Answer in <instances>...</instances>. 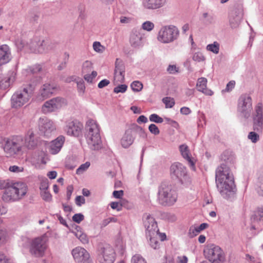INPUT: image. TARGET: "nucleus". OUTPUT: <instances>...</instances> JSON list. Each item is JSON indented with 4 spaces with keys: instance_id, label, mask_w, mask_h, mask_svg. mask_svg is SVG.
Listing matches in <instances>:
<instances>
[{
    "instance_id": "f257e3e1",
    "label": "nucleus",
    "mask_w": 263,
    "mask_h": 263,
    "mask_svg": "<svg viewBox=\"0 0 263 263\" xmlns=\"http://www.w3.org/2000/svg\"><path fill=\"white\" fill-rule=\"evenodd\" d=\"M223 163L216 171V182L217 189L223 198L232 199L236 194L234 179L230 167L235 161L234 156L229 152H224L221 156Z\"/></svg>"
},
{
    "instance_id": "f03ea898",
    "label": "nucleus",
    "mask_w": 263,
    "mask_h": 263,
    "mask_svg": "<svg viewBox=\"0 0 263 263\" xmlns=\"http://www.w3.org/2000/svg\"><path fill=\"white\" fill-rule=\"evenodd\" d=\"M24 140L22 136L5 138L0 141V146L7 157H14L24 151Z\"/></svg>"
},
{
    "instance_id": "7ed1b4c3",
    "label": "nucleus",
    "mask_w": 263,
    "mask_h": 263,
    "mask_svg": "<svg viewBox=\"0 0 263 263\" xmlns=\"http://www.w3.org/2000/svg\"><path fill=\"white\" fill-rule=\"evenodd\" d=\"M85 137L87 142L92 150H98L101 148L102 142L100 134V128L97 122L89 120L86 124Z\"/></svg>"
},
{
    "instance_id": "20e7f679",
    "label": "nucleus",
    "mask_w": 263,
    "mask_h": 263,
    "mask_svg": "<svg viewBox=\"0 0 263 263\" xmlns=\"http://www.w3.org/2000/svg\"><path fill=\"white\" fill-rule=\"evenodd\" d=\"M36 83H29L21 88L12 96L11 106L13 108H18L27 103L31 98L35 89Z\"/></svg>"
},
{
    "instance_id": "39448f33",
    "label": "nucleus",
    "mask_w": 263,
    "mask_h": 263,
    "mask_svg": "<svg viewBox=\"0 0 263 263\" xmlns=\"http://www.w3.org/2000/svg\"><path fill=\"white\" fill-rule=\"evenodd\" d=\"M27 191V186L25 183L16 182L5 189L2 199L6 202L17 201L26 194Z\"/></svg>"
},
{
    "instance_id": "423d86ee",
    "label": "nucleus",
    "mask_w": 263,
    "mask_h": 263,
    "mask_svg": "<svg viewBox=\"0 0 263 263\" xmlns=\"http://www.w3.org/2000/svg\"><path fill=\"white\" fill-rule=\"evenodd\" d=\"M177 199V194L172 185L166 182H162L158 188V200L164 206L173 205Z\"/></svg>"
},
{
    "instance_id": "0eeeda50",
    "label": "nucleus",
    "mask_w": 263,
    "mask_h": 263,
    "mask_svg": "<svg viewBox=\"0 0 263 263\" xmlns=\"http://www.w3.org/2000/svg\"><path fill=\"white\" fill-rule=\"evenodd\" d=\"M179 35V30L174 25L163 26L158 32L157 39L162 43L167 44L176 40Z\"/></svg>"
},
{
    "instance_id": "6e6552de",
    "label": "nucleus",
    "mask_w": 263,
    "mask_h": 263,
    "mask_svg": "<svg viewBox=\"0 0 263 263\" xmlns=\"http://www.w3.org/2000/svg\"><path fill=\"white\" fill-rule=\"evenodd\" d=\"M206 257L211 263H223L224 254L222 250L214 244L208 245L204 250Z\"/></svg>"
},
{
    "instance_id": "1a4fd4ad",
    "label": "nucleus",
    "mask_w": 263,
    "mask_h": 263,
    "mask_svg": "<svg viewBox=\"0 0 263 263\" xmlns=\"http://www.w3.org/2000/svg\"><path fill=\"white\" fill-rule=\"evenodd\" d=\"M46 242L47 238L44 235L32 239L30 242V253L35 257H42L47 248Z\"/></svg>"
},
{
    "instance_id": "9d476101",
    "label": "nucleus",
    "mask_w": 263,
    "mask_h": 263,
    "mask_svg": "<svg viewBox=\"0 0 263 263\" xmlns=\"http://www.w3.org/2000/svg\"><path fill=\"white\" fill-rule=\"evenodd\" d=\"M252 101L251 96L248 94L241 95L238 100V112L245 119L249 118L252 111Z\"/></svg>"
},
{
    "instance_id": "9b49d317",
    "label": "nucleus",
    "mask_w": 263,
    "mask_h": 263,
    "mask_svg": "<svg viewBox=\"0 0 263 263\" xmlns=\"http://www.w3.org/2000/svg\"><path fill=\"white\" fill-rule=\"evenodd\" d=\"M97 254L98 260L100 263H113L115 260V251L108 245L100 246Z\"/></svg>"
},
{
    "instance_id": "f8f14e48",
    "label": "nucleus",
    "mask_w": 263,
    "mask_h": 263,
    "mask_svg": "<svg viewBox=\"0 0 263 263\" xmlns=\"http://www.w3.org/2000/svg\"><path fill=\"white\" fill-rule=\"evenodd\" d=\"M170 174L173 179H177L181 184H183L188 178L185 167L179 162L172 164Z\"/></svg>"
},
{
    "instance_id": "ddd939ff",
    "label": "nucleus",
    "mask_w": 263,
    "mask_h": 263,
    "mask_svg": "<svg viewBox=\"0 0 263 263\" xmlns=\"http://www.w3.org/2000/svg\"><path fill=\"white\" fill-rule=\"evenodd\" d=\"M242 6L237 5L231 8L229 13V22L230 27L234 29L239 27L243 17Z\"/></svg>"
},
{
    "instance_id": "4468645a",
    "label": "nucleus",
    "mask_w": 263,
    "mask_h": 263,
    "mask_svg": "<svg viewBox=\"0 0 263 263\" xmlns=\"http://www.w3.org/2000/svg\"><path fill=\"white\" fill-rule=\"evenodd\" d=\"M66 104V100L62 97H58L45 102L42 106V111L47 114L60 109Z\"/></svg>"
},
{
    "instance_id": "2eb2a0df",
    "label": "nucleus",
    "mask_w": 263,
    "mask_h": 263,
    "mask_svg": "<svg viewBox=\"0 0 263 263\" xmlns=\"http://www.w3.org/2000/svg\"><path fill=\"white\" fill-rule=\"evenodd\" d=\"M51 44L50 42L47 40H41L35 37L31 41L30 48L33 52L43 53L51 49Z\"/></svg>"
},
{
    "instance_id": "dca6fc26",
    "label": "nucleus",
    "mask_w": 263,
    "mask_h": 263,
    "mask_svg": "<svg viewBox=\"0 0 263 263\" xmlns=\"http://www.w3.org/2000/svg\"><path fill=\"white\" fill-rule=\"evenodd\" d=\"M255 114L253 117V128L254 130L261 133L263 130V105L261 102L257 103L255 107Z\"/></svg>"
},
{
    "instance_id": "f3484780",
    "label": "nucleus",
    "mask_w": 263,
    "mask_h": 263,
    "mask_svg": "<svg viewBox=\"0 0 263 263\" xmlns=\"http://www.w3.org/2000/svg\"><path fill=\"white\" fill-rule=\"evenodd\" d=\"M143 224L146 230V234L156 235L159 233L157 223L151 215L145 214L143 217Z\"/></svg>"
},
{
    "instance_id": "a211bd4d",
    "label": "nucleus",
    "mask_w": 263,
    "mask_h": 263,
    "mask_svg": "<svg viewBox=\"0 0 263 263\" xmlns=\"http://www.w3.org/2000/svg\"><path fill=\"white\" fill-rule=\"evenodd\" d=\"M71 254L76 262L78 263H89V254L84 248L76 247L71 251Z\"/></svg>"
},
{
    "instance_id": "6ab92c4d",
    "label": "nucleus",
    "mask_w": 263,
    "mask_h": 263,
    "mask_svg": "<svg viewBox=\"0 0 263 263\" xmlns=\"http://www.w3.org/2000/svg\"><path fill=\"white\" fill-rule=\"evenodd\" d=\"M83 124L77 120L68 121L64 128L65 132L69 136L78 137L82 133Z\"/></svg>"
},
{
    "instance_id": "aec40b11",
    "label": "nucleus",
    "mask_w": 263,
    "mask_h": 263,
    "mask_svg": "<svg viewBox=\"0 0 263 263\" xmlns=\"http://www.w3.org/2000/svg\"><path fill=\"white\" fill-rule=\"evenodd\" d=\"M58 90L57 84L53 82H47L41 87L38 98L44 100L50 97Z\"/></svg>"
},
{
    "instance_id": "412c9836",
    "label": "nucleus",
    "mask_w": 263,
    "mask_h": 263,
    "mask_svg": "<svg viewBox=\"0 0 263 263\" xmlns=\"http://www.w3.org/2000/svg\"><path fill=\"white\" fill-rule=\"evenodd\" d=\"M40 131L44 136H50L51 133L55 129L53 122L47 118L40 119Z\"/></svg>"
},
{
    "instance_id": "4be33fe9",
    "label": "nucleus",
    "mask_w": 263,
    "mask_h": 263,
    "mask_svg": "<svg viewBox=\"0 0 263 263\" xmlns=\"http://www.w3.org/2000/svg\"><path fill=\"white\" fill-rule=\"evenodd\" d=\"M125 66L123 62L117 58L115 62V68L114 71L115 79L120 82L124 80Z\"/></svg>"
},
{
    "instance_id": "5701e85b",
    "label": "nucleus",
    "mask_w": 263,
    "mask_h": 263,
    "mask_svg": "<svg viewBox=\"0 0 263 263\" xmlns=\"http://www.w3.org/2000/svg\"><path fill=\"white\" fill-rule=\"evenodd\" d=\"M135 139V136L129 127L125 130V133L121 138L120 144L123 148H127L133 144Z\"/></svg>"
},
{
    "instance_id": "b1692460",
    "label": "nucleus",
    "mask_w": 263,
    "mask_h": 263,
    "mask_svg": "<svg viewBox=\"0 0 263 263\" xmlns=\"http://www.w3.org/2000/svg\"><path fill=\"white\" fill-rule=\"evenodd\" d=\"M143 35L139 30L133 29L130 34L129 42L130 45L134 48L142 46Z\"/></svg>"
},
{
    "instance_id": "393cba45",
    "label": "nucleus",
    "mask_w": 263,
    "mask_h": 263,
    "mask_svg": "<svg viewBox=\"0 0 263 263\" xmlns=\"http://www.w3.org/2000/svg\"><path fill=\"white\" fill-rule=\"evenodd\" d=\"M64 141L65 137L63 136H60L52 140L50 145V153L53 155L58 154L62 147Z\"/></svg>"
},
{
    "instance_id": "a878e982",
    "label": "nucleus",
    "mask_w": 263,
    "mask_h": 263,
    "mask_svg": "<svg viewBox=\"0 0 263 263\" xmlns=\"http://www.w3.org/2000/svg\"><path fill=\"white\" fill-rule=\"evenodd\" d=\"M166 0H143L142 4L147 9L154 10L164 6Z\"/></svg>"
},
{
    "instance_id": "bb28decb",
    "label": "nucleus",
    "mask_w": 263,
    "mask_h": 263,
    "mask_svg": "<svg viewBox=\"0 0 263 263\" xmlns=\"http://www.w3.org/2000/svg\"><path fill=\"white\" fill-rule=\"evenodd\" d=\"M11 59V52L9 46L3 45L0 46V65L7 63Z\"/></svg>"
},
{
    "instance_id": "cd10ccee",
    "label": "nucleus",
    "mask_w": 263,
    "mask_h": 263,
    "mask_svg": "<svg viewBox=\"0 0 263 263\" xmlns=\"http://www.w3.org/2000/svg\"><path fill=\"white\" fill-rule=\"evenodd\" d=\"M24 149L27 147L28 149L34 148L37 145V141L34 139V135L32 131H29L27 136L24 139Z\"/></svg>"
},
{
    "instance_id": "c85d7f7f",
    "label": "nucleus",
    "mask_w": 263,
    "mask_h": 263,
    "mask_svg": "<svg viewBox=\"0 0 263 263\" xmlns=\"http://www.w3.org/2000/svg\"><path fill=\"white\" fill-rule=\"evenodd\" d=\"M179 149L182 157L186 159L189 164L193 167H194V163L190 156V151L186 145L182 144L179 146Z\"/></svg>"
},
{
    "instance_id": "c756f323",
    "label": "nucleus",
    "mask_w": 263,
    "mask_h": 263,
    "mask_svg": "<svg viewBox=\"0 0 263 263\" xmlns=\"http://www.w3.org/2000/svg\"><path fill=\"white\" fill-rule=\"evenodd\" d=\"M256 191L259 195L263 196V168L258 172Z\"/></svg>"
},
{
    "instance_id": "7c9ffc66",
    "label": "nucleus",
    "mask_w": 263,
    "mask_h": 263,
    "mask_svg": "<svg viewBox=\"0 0 263 263\" xmlns=\"http://www.w3.org/2000/svg\"><path fill=\"white\" fill-rule=\"evenodd\" d=\"M130 128L135 137L136 134H138L140 137L143 138H145L146 137V134L144 129L138 125L134 124L131 125Z\"/></svg>"
},
{
    "instance_id": "2f4dec72",
    "label": "nucleus",
    "mask_w": 263,
    "mask_h": 263,
    "mask_svg": "<svg viewBox=\"0 0 263 263\" xmlns=\"http://www.w3.org/2000/svg\"><path fill=\"white\" fill-rule=\"evenodd\" d=\"M252 222L263 221V207L258 208L251 217Z\"/></svg>"
},
{
    "instance_id": "473e14b6",
    "label": "nucleus",
    "mask_w": 263,
    "mask_h": 263,
    "mask_svg": "<svg viewBox=\"0 0 263 263\" xmlns=\"http://www.w3.org/2000/svg\"><path fill=\"white\" fill-rule=\"evenodd\" d=\"M147 238L149 239V245L154 249H157L159 246V242L157 240L158 234L151 235L150 234H146Z\"/></svg>"
},
{
    "instance_id": "72a5a7b5",
    "label": "nucleus",
    "mask_w": 263,
    "mask_h": 263,
    "mask_svg": "<svg viewBox=\"0 0 263 263\" xmlns=\"http://www.w3.org/2000/svg\"><path fill=\"white\" fill-rule=\"evenodd\" d=\"M78 91L80 95H83L85 91V86L83 79L78 78L76 81Z\"/></svg>"
},
{
    "instance_id": "f704fd0d",
    "label": "nucleus",
    "mask_w": 263,
    "mask_h": 263,
    "mask_svg": "<svg viewBox=\"0 0 263 263\" xmlns=\"http://www.w3.org/2000/svg\"><path fill=\"white\" fill-rule=\"evenodd\" d=\"M92 64L89 61H85L82 67V72L83 74H85L89 72L92 69Z\"/></svg>"
},
{
    "instance_id": "c9c22d12",
    "label": "nucleus",
    "mask_w": 263,
    "mask_h": 263,
    "mask_svg": "<svg viewBox=\"0 0 263 263\" xmlns=\"http://www.w3.org/2000/svg\"><path fill=\"white\" fill-rule=\"evenodd\" d=\"M206 84L207 79L206 78L203 77L199 78L196 84L197 90L199 91L203 90L206 87Z\"/></svg>"
},
{
    "instance_id": "e433bc0d",
    "label": "nucleus",
    "mask_w": 263,
    "mask_h": 263,
    "mask_svg": "<svg viewBox=\"0 0 263 263\" xmlns=\"http://www.w3.org/2000/svg\"><path fill=\"white\" fill-rule=\"evenodd\" d=\"M206 49L215 54H217L219 51V44L218 42H214L213 44L208 45Z\"/></svg>"
},
{
    "instance_id": "4c0bfd02",
    "label": "nucleus",
    "mask_w": 263,
    "mask_h": 263,
    "mask_svg": "<svg viewBox=\"0 0 263 263\" xmlns=\"http://www.w3.org/2000/svg\"><path fill=\"white\" fill-rule=\"evenodd\" d=\"M13 82V79L11 77L5 78L0 82V86L1 88L5 89L8 88L11 84Z\"/></svg>"
},
{
    "instance_id": "58836bf2",
    "label": "nucleus",
    "mask_w": 263,
    "mask_h": 263,
    "mask_svg": "<svg viewBox=\"0 0 263 263\" xmlns=\"http://www.w3.org/2000/svg\"><path fill=\"white\" fill-rule=\"evenodd\" d=\"M76 237L81 241L83 244H86L88 243V238L87 235L81 231H78L76 233Z\"/></svg>"
},
{
    "instance_id": "ea45409f",
    "label": "nucleus",
    "mask_w": 263,
    "mask_h": 263,
    "mask_svg": "<svg viewBox=\"0 0 263 263\" xmlns=\"http://www.w3.org/2000/svg\"><path fill=\"white\" fill-rule=\"evenodd\" d=\"M130 87L134 91L139 92L143 88V84L140 81H136L132 83Z\"/></svg>"
},
{
    "instance_id": "a19ab883",
    "label": "nucleus",
    "mask_w": 263,
    "mask_h": 263,
    "mask_svg": "<svg viewBox=\"0 0 263 263\" xmlns=\"http://www.w3.org/2000/svg\"><path fill=\"white\" fill-rule=\"evenodd\" d=\"M162 102L165 105L166 108H172L175 105V100L171 97H165L163 98Z\"/></svg>"
},
{
    "instance_id": "79ce46f5",
    "label": "nucleus",
    "mask_w": 263,
    "mask_h": 263,
    "mask_svg": "<svg viewBox=\"0 0 263 263\" xmlns=\"http://www.w3.org/2000/svg\"><path fill=\"white\" fill-rule=\"evenodd\" d=\"M131 263H147L145 259L140 254H135L133 256Z\"/></svg>"
},
{
    "instance_id": "37998d69",
    "label": "nucleus",
    "mask_w": 263,
    "mask_h": 263,
    "mask_svg": "<svg viewBox=\"0 0 263 263\" xmlns=\"http://www.w3.org/2000/svg\"><path fill=\"white\" fill-rule=\"evenodd\" d=\"M192 59L196 62H201L205 60V58L201 52H196L193 54Z\"/></svg>"
},
{
    "instance_id": "c03bdc74",
    "label": "nucleus",
    "mask_w": 263,
    "mask_h": 263,
    "mask_svg": "<svg viewBox=\"0 0 263 263\" xmlns=\"http://www.w3.org/2000/svg\"><path fill=\"white\" fill-rule=\"evenodd\" d=\"M69 54L67 52H65L64 54L63 61L58 67L59 70H62L66 67L69 60Z\"/></svg>"
},
{
    "instance_id": "a18cd8bd",
    "label": "nucleus",
    "mask_w": 263,
    "mask_h": 263,
    "mask_svg": "<svg viewBox=\"0 0 263 263\" xmlns=\"http://www.w3.org/2000/svg\"><path fill=\"white\" fill-rule=\"evenodd\" d=\"M202 15L205 18L204 23L206 24H212L214 23V16L212 14L204 12Z\"/></svg>"
},
{
    "instance_id": "49530a36",
    "label": "nucleus",
    "mask_w": 263,
    "mask_h": 263,
    "mask_svg": "<svg viewBox=\"0 0 263 263\" xmlns=\"http://www.w3.org/2000/svg\"><path fill=\"white\" fill-rule=\"evenodd\" d=\"M248 138L253 143H256L259 140V135L254 132H251L248 135Z\"/></svg>"
},
{
    "instance_id": "de8ad7c7",
    "label": "nucleus",
    "mask_w": 263,
    "mask_h": 263,
    "mask_svg": "<svg viewBox=\"0 0 263 263\" xmlns=\"http://www.w3.org/2000/svg\"><path fill=\"white\" fill-rule=\"evenodd\" d=\"M40 194L44 200L47 202L51 201L52 196L48 190L41 191Z\"/></svg>"
},
{
    "instance_id": "09e8293b",
    "label": "nucleus",
    "mask_w": 263,
    "mask_h": 263,
    "mask_svg": "<svg viewBox=\"0 0 263 263\" xmlns=\"http://www.w3.org/2000/svg\"><path fill=\"white\" fill-rule=\"evenodd\" d=\"M149 119L150 121L156 123H161L163 122V118L156 114H153L151 115L149 117Z\"/></svg>"
},
{
    "instance_id": "8fccbe9b",
    "label": "nucleus",
    "mask_w": 263,
    "mask_h": 263,
    "mask_svg": "<svg viewBox=\"0 0 263 263\" xmlns=\"http://www.w3.org/2000/svg\"><path fill=\"white\" fill-rule=\"evenodd\" d=\"M97 76V72L96 71H92L91 73H85L84 76V79L88 83H92L94 78Z\"/></svg>"
},
{
    "instance_id": "3c124183",
    "label": "nucleus",
    "mask_w": 263,
    "mask_h": 263,
    "mask_svg": "<svg viewBox=\"0 0 263 263\" xmlns=\"http://www.w3.org/2000/svg\"><path fill=\"white\" fill-rule=\"evenodd\" d=\"M93 48L95 51L100 53L103 52L105 50V47L99 42H95L93 43Z\"/></svg>"
},
{
    "instance_id": "603ef678",
    "label": "nucleus",
    "mask_w": 263,
    "mask_h": 263,
    "mask_svg": "<svg viewBox=\"0 0 263 263\" xmlns=\"http://www.w3.org/2000/svg\"><path fill=\"white\" fill-rule=\"evenodd\" d=\"M142 28L146 31H150L154 28V24L150 21H146L142 24Z\"/></svg>"
},
{
    "instance_id": "864d4df0",
    "label": "nucleus",
    "mask_w": 263,
    "mask_h": 263,
    "mask_svg": "<svg viewBox=\"0 0 263 263\" xmlns=\"http://www.w3.org/2000/svg\"><path fill=\"white\" fill-rule=\"evenodd\" d=\"M127 86L125 84L119 85L114 89V92L116 93H123L127 90Z\"/></svg>"
},
{
    "instance_id": "5fc2aeb1",
    "label": "nucleus",
    "mask_w": 263,
    "mask_h": 263,
    "mask_svg": "<svg viewBox=\"0 0 263 263\" xmlns=\"http://www.w3.org/2000/svg\"><path fill=\"white\" fill-rule=\"evenodd\" d=\"M49 187L48 180L47 178L43 179L40 185V191L48 190Z\"/></svg>"
},
{
    "instance_id": "6e6d98bb",
    "label": "nucleus",
    "mask_w": 263,
    "mask_h": 263,
    "mask_svg": "<svg viewBox=\"0 0 263 263\" xmlns=\"http://www.w3.org/2000/svg\"><path fill=\"white\" fill-rule=\"evenodd\" d=\"M42 69V67L41 65L37 64L34 65L32 67L29 68L28 70L32 73L35 74L40 72Z\"/></svg>"
},
{
    "instance_id": "4d7b16f0",
    "label": "nucleus",
    "mask_w": 263,
    "mask_h": 263,
    "mask_svg": "<svg viewBox=\"0 0 263 263\" xmlns=\"http://www.w3.org/2000/svg\"><path fill=\"white\" fill-rule=\"evenodd\" d=\"M84 219V216L81 213L76 214L72 216V220L78 223H80Z\"/></svg>"
},
{
    "instance_id": "13d9d810",
    "label": "nucleus",
    "mask_w": 263,
    "mask_h": 263,
    "mask_svg": "<svg viewBox=\"0 0 263 263\" xmlns=\"http://www.w3.org/2000/svg\"><path fill=\"white\" fill-rule=\"evenodd\" d=\"M110 207L114 210H117L118 211H120L122 209V206H123L122 202L121 201L120 202H112L110 204Z\"/></svg>"
},
{
    "instance_id": "bf43d9fd",
    "label": "nucleus",
    "mask_w": 263,
    "mask_h": 263,
    "mask_svg": "<svg viewBox=\"0 0 263 263\" xmlns=\"http://www.w3.org/2000/svg\"><path fill=\"white\" fill-rule=\"evenodd\" d=\"M148 129L152 134H153L155 135H157L159 134V133H160V130H159V128L154 124H150L148 127Z\"/></svg>"
},
{
    "instance_id": "052dcab7",
    "label": "nucleus",
    "mask_w": 263,
    "mask_h": 263,
    "mask_svg": "<svg viewBox=\"0 0 263 263\" xmlns=\"http://www.w3.org/2000/svg\"><path fill=\"white\" fill-rule=\"evenodd\" d=\"M199 232L196 228L195 227L192 226L189 229L188 235L190 238H193L194 237L197 235Z\"/></svg>"
},
{
    "instance_id": "680f3d73",
    "label": "nucleus",
    "mask_w": 263,
    "mask_h": 263,
    "mask_svg": "<svg viewBox=\"0 0 263 263\" xmlns=\"http://www.w3.org/2000/svg\"><path fill=\"white\" fill-rule=\"evenodd\" d=\"M116 222V220L114 217H109L103 220L100 223L101 228H103L107 226L110 222Z\"/></svg>"
},
{
    "instance_id": "e2e57ef3",
    "label": "nucleus",
    "mask_w": 263,
    "mask_h": 263,
    "mask_svg": "<svg viewBox=\"0 0 263 263\" xmlns=\"http://www.w3.org/2000/svg\"><path fill=\"white\" fill-rule=\"evenodd\" d=\"M90 166V163L86 162L84 164L80 165V166L77 170V173L80 174L83 172L86 171Z\"/></svg>"
},
{
    "instance_id": "0e129e2a",
    "label": "nucleus",
    "mask_w": 263,
    "mask_h": 263,
    "mask_svg": "<svg viewBox=\"0 0 263 263\" xmlns=\"http://www.w3.org/2000/svg\"><path fill=\"white\" fill-rule=\"evenodd\" d=\"M0 263H12V261L4 253L0 252Z\"/></svg>"
},
{
    "instance_id": "69168bd1",
    "label": "nucleus",
    "mask_w": 263,
    "mask_h": 263,
    "mask_svg": "<svg viewBox=\"0 0 263 263\" xmlns=\"http://www.w3.org/2000/svg\"><path fill=\"white\" fill-rule=\"evenodd\" d=\"M235 82L234 81H230L226 86V88L224 90H223L222 92H229L231 91L235 86Z\"/></svg>"
},
{
    "instance_id": "338daca9",
    "label": "nucleus",
    "mask_w": 263,
    "mask_h": 263,
    "mask_svg": "<svg viewBox=\"0 0 263 263\" xmlns=\"http://www.w3.org/2000/svg\"><path fill=\"white\" fill-rule=\"evenodd\" d=\"M167 71L170 74H175L178 72V70L175 65H170L167 68Z\"/></svg>"
},
{
    "instance_id": "774afa93",
    "label": "nucleus",
    "mask_w": 263,
    "mask_h": 263,
    "mask_svg": "<svg viewBox=\"0 0 263 263\" xmlns=\"http://www.w3.org/2000/svg\"><path fill=\"white\" fill-rule=\"evenodd\" d=\"M85 201V198L81 196H78L76 198V203L78 206H81L82 204H84Z\"/></svg>"
}]
</instances>
